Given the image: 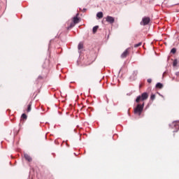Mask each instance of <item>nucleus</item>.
<instances>
[{"label":"nucleus","instance_id":"14","mask_svg":"<svg viewBox=\"0 0 179 179\" xmlns=\"http://www.w3.org/2000/svg\"><path fill=\"white\" fill-rule=\"evenodd\" d=\"M22 118L23 120H27V115L25 113H23V114L22 115Z\"/></svg>","mask_w":179,"mask_h":179},{"label":"nucleus","instance_id":"7","mask_svg":"<svg viewBox=\"0 0 179 179\" xmlns=\"http://www.w3.org/2000/svg\"><path fill=\"white\" fill-rule=\"evenodd\" d=\"M129 52H128V49H127L121 55L122 58H127V55H128Z\"/></svg>","mask_w":179,"mask_h":179},{"label":"nucleus","instance_id":"18","mask_svg":"<svg viewBox=\"0 0 179 179\" xmlns=\"http://www.w3.org/2000/svg\"><path fill=\"white\" fill-rule=\"evenodd\" d=\"M136 75H138V71H134L133 72V76H134V78H135V76H136Z\"/></svg>","mask_w":179,"mask_h":179},{"label":"nucleus","instance_id":"15","mask_svg":"<svg viewBox=\"0 0 179 179\" xmlns=\"http://www.w3.org/2000/svg\"><path fill=\"white\" fill-rule=\"evenodd\" d=\"M176 51H177V50L176 49V48H173L171 49V52L172 54H176Z\"/></svg>","mask_w":179,"mask_h":179},{"label":"nucleus","instance_id":"13","mask_svg":"<svg viewBox=\"0 0 179 179\" xmlns=\"http://www.w3.org/2000/svg\"><path fill=\"white\" fill-rule=\"evenodd\" d=\"M82 48H83V44L80 43L78 46V49L80 50Z\"/></svg>","mask_w":179,"mask_h":179},{"label":"nucleus","instance_id":"20","mask_svg":"<svg viewBox=\"0 0 179 179\" xmlns=\"http://www.w3.org/2000/svg\"><path fill=\"white\" fill-rule=\"evenodd\" d=\"M150 99L152 100H155V99H156V96L155 94H152L151 96H150Z\"/></svg>","mask_w":179,"mask_h":179},{"label":"nucleus","instance_id":"16","mask_svg":"<svg viewBox=\"0 0 179 179\" xmlns=\"http://www.w3.org/2000/svg\"><path fill=\"white\" fill-rule=\"evenodd\" d=\"M75 23L74 22H72L70 24V26L69 27V29H72V27H75Z\"/></svg>","mask_w":179,"mask_h":179},{"label":"nucleus","instance_id":"3","mask_svg":"<svg viewBox=\"0 0 179 179\" xmlns=\"http://www.w3.org/2000/svg\"><path fill=\"white\" fill-rule=\"evenodd\" d=\"M150 22V18L149 17H145L142 19V21L141 22V24H143V26H146V24H149Z\"/></svg>","mask_w":179,"mask_h":179},{"label":"nucleus","instance_id":"8","mask_svg":"<svg viewBox=\"0 0 179 179\" xmlns=\"http://www.w3.org/2000/svg\"><path fill=\"white\" fill-rule=\"evenodd\" d=\"M73 20L74 24H78V23H79V18L78 17V16L74 17L73 18Z\"/></svg>","mask_w":179,"mask_h":179},{"label":"nucleus","instance_id":"5","mask_svg":"<svg viewBox=\"0 0 179 179\" xmlns=\"http://www.w3.org/2000/svg\"><path fill=\"white\" fill-rule=\"evenodd\" d=\"M169 127L171 128H176V129H177V128L179 129V120L173 122L172 124H169Z\"/></svg>","mask_w":179,"mask_h":179},{"label":"nucleus","instance_id":"23","mask_svg":"<svg viewBox=\"0 0 179 179\" xmlns=\"http://www.w3.org/2000/svg\"><path fill=\"white\" fill-rule=\"evenodd\" d=\"M178 130H175V131H173V132H178Z\"/></svg>","mask_w":179,"mask_h":179},{"label":"nucleus","instance_id":"6","mask_svg":"<svg viewBox=\"0 0 179 179\" xmlns=\"http://www.w3.org/2000/svg\"><path fill=\"white\" fill-rule=\"evenodd\" d=\"M24 159L27 161V162H31L32 159L31 157H30L29 155L27 154H24Z\"/></svg>","mask_w":179,"mask_h":179},{"label":"nucleus","instance_id":"11","mask_svg":"<svg viewBox=\"0 0 179 179\" xmlns=\"http://www.w3.org/2000/svg\"><path fill=\"white\" fill-rule=\"evenodd\" d=\"M156 87H157L158 89H162V88H163V84L158 83L156 85Z\"/></svg>","mask_w":179,"mask_h":179},{"label":"nucleus","instance_id":"9","mask_svg":"<svg viewBox=\"0 0 179 179\" xmlns=\"http://www.w3.org/2000/svg\"><path fill=\"white\" fill-rule=\"evenodd\" d=\"M27 111V113H30V111H31V102L29 103Z\"/></svg>","mask_w":179,"mask_h":179},{"label":"nucleus","instance_id":"1","mask_svg":"<svg viewBox=\"0 0 179 179\" xmlns=\"http://www.w3.org/2000/svg\"><path fill=\"white\" fill-rule=\"evenodd\" d=\"M143 107H145V103H143V104H138L134 108V114L136 115H141L142 111H143Z\"/></svg>","mask_w":179,"mask_h":179},{"label":"nucleus","instance_id":"4","mask_svg":"<svg viewBox=\"0 0 179 179\" xmlns=\"http://www.w3.org/2000/svg\"><path fill=\"white\" fill-rule=\"evenodd\" d=\"M106 19V22H108V23H110V24H113V23L115 22V19L114 18V17L110 15H108Z\"/></svg>","mask_w":179,"mask_h":179},{"label":"nucleus","instance_id":"19","mask_svg":"<svg viewBox=\"0 0 179 179\" xmlns=\"http://www.w3.org/2000/svg\"><path fill=\"white\" fill-rule=\"evenodd\" d=\"M177 64H178L177 59H175L173 64V66H177Z\"/></svg>","mask_w":179,"mask_h":179},{"label":"nucleus","instance_id":"21","mask_svg":"<svg viewBox=\"0 0 179 179\" xmlns=\"http://www.w3.org/2000/svg\"><path fill=\"white\" fill-rule=\"evenodd\" d=\"M147 81L148 83H152V78H148Z\"/></svg>","mask_w":179,"mask_h":179},{"label":"nucleus","instance_id":"10","mask_svg":"<svg viewBox=\"0 0 179 179\" xmlns=\"http://www.w3.org/2000/svg\"><path fill=\"white\" fill-rule=\"evenodd\" d=\"M96 16L99 17V19H101L103 17V12L97 13Z\"/></svg>","mask_w":179,"mask_h":179},{"label":"nucleus","instance_id":"2","mask_svg":"<svg viewBox=\"0 0 179 179\" xmlns=\"http://www.w3.org/2000/svg\"><path fill=\"white\" fill-rule=\"evenodd\" d=\"M149 97V95L146 92H143L141 96H137L136 99V103H139L141 100L143 101V100H146Z\"/></svg>","mask_w":179,"mask_h":179},{"label":"nucleus","instance_id":"25","mask_svg":"<svg viewBox=\"0 0 179 179\" xmlns=\"http://www.w3.org/2000/svg\"><path fill=\"white\" fill-rule=\"evenodd\" d=\"M40 78H41V77L39 76V77H38V79H40Z\"/></svg>","mask_w":179,"mask_h":179},{"label":"nucleus","instance_id":"12","mask_svg":"<svg viewBox=\"0 0 179 179\" xmlns=\"http://www.w3.org/2000/svg\"><path fill=\"white\" fill-rule=\"evenodd\" d=\"M98 29H99V26L94 27L93 29H92L93 33H96V31H97Z\"/></svg>","mask_w":179,"mask_h":179},{"label":"nucleus","instance_id":"24","mask_svg":"<svg viewBox=\"0 0 179 179\" xmlns=\"http://www.w3.org/2000/svg\"><path fill=\"white\" fill-rule=\"evenodd\" d=\"M84 12H86V8H84Z\"/></svg>","mask_w":179,"mask_h":179},{"label":"nucleus","instance_id":"22","mask_svg":"<svg viewBox=\"0 0 179 179\" xmlns=\"http://www.w3.org/2000/svg\"><path fill=\"white\" fill-rule=\"evenodd\" d=\"M177 76H179V72L176 73Z\"/></svg>","mask_w":179,"mask_h":179},{"label":"nucleus","instance_id":"17","mask_svg":"<svg viewBox=\"0 0 179 179\" xmlns=\"http://www.w3.org/2000/svg\"><path fill=\"white\" fill-rule=\"evenodd\" d=\"M141 45H142V43L140 42V43L134 45V47H135V48H137V47H141Z\"/></svg>","mask_w":179,"mask_h":179}]
</instances>
